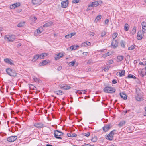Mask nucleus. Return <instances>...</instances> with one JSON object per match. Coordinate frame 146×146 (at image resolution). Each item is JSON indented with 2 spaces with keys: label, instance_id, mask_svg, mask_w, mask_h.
I'll list each match as a JSON object with an SVG mask.
<instances>
[{
  "label": "nucleus",
  "instance_id": "1",
  "mask_svg": "<svg viewBox=\"0 0 146 146\" xmlns=\"http://www.w3.org/2000/svg\"><path fill=\"white\" fill-rule=\"evenodd\" d=\"M115 89L113 88L106 86L104 89V91L105 93H112L115 91Z\"/></svg>",
  "mask_w": 146,
  "mask_h": 146
},
{
  "label": "nucleus",
  "instance_id": "2",
  "mask_svg": "<svg viewBox=\"0 0 146 146\" xmlns=\"http://www.w3.org/2000/svg\"><path fill=\"white\" fill-rule=\"evenodd\" d=\"M6 72L11 76L15 77L17 75V73L14 70L10 68L7 69Z\"/></svg>",
  "mask_w": 146,
  "mask_h": 146
},
{
  "label": "nucleus",
  "instance_id": "3",
  "mask_svg": "<svg viewBox=\"0 0 146 146\" xmlns=\"http://www.w3.org/2000/svg\"><path fill=\"white\" fill-rule=\"evenodd\" d=\"M15 38V36L13 35H7L5 36V39L9 41H13Z\"/></svg>",
  "mask_w": 146,
  "mask_h": 146
},
{
  "label": "nucleus",
  "instance_id": "4",
  "mask_svg": "<svg viewBox=\"0 0 146 146\" xmlns=\"http://www.w3.org/2000/svg\"><path fill=\"white\" fill-rule=\"evenodd\" d=\"M145 32L143 30L139 31L138 32L137 35V38L138 40H140L142 39L144 36Z\"/></svg>",
  "mask_w": 146,
  "mask_h": 146
},
{
  "label": "nucleus",
  "instance_id": "5",
  "mask_svg": "<svg viewBox=\"0 0 146 146\" xmlns=\"http://www.w3.org/2000/svg\"><path fill=\"white\" fill-rule=\"evenodd\" d=\"M54 137L58 139H61V138L59 137L63 134L62 132L59 131L58 130H55L54 131Z\"/></svg>",
  "mask_w": 146,
  "mask_h": 146
},
{
  "label": "nucleus",
  "instance_id": "6",
  "mask_svg": "<svg viewBox=\"0 0 146 146\" xmlns=\"http://www.w3.org/2000/svg\"><path fill=\"white\" fill-rule=\"evenodd\" d=\"M112 127V126L111 124H109L106 125L104 126L102 129L103 131L106 132L108 130H110V129Z\"/></svg>",
  "mask_w": 146,
  "mask_h": 146
},
{
  "label": "nucleus",
  "instance_id": "7",
  "mask_svg": "<svg viewBox=\"0 0 146 146\" xmlns=\"http://www.w3.org/2000/svg\"><path fill=\"white\" fill-rule=\"evenodd\" d=\"M111 45L113 48L115 49L118 46V43L117 40H112Z\"/></svg>",
  "mask_w": 146,
  "mask_h": 146
},
{
  "label": "nucleus",
  "instance_id": "8",
  "mask_svg": "<svg viewBox=\"0 0 146 146\" xmlns=\"http://www.w3.org/2000/svg\"><path fill=\"white\" fill-rule=\"evenodd\" d=\"M17 136H12L9 137L7 139L8 141L9 142H13L15 141L17 138Z\"/></svg>",
  "mask_w": 146,
  "mask_h": 146
},
{
  "label": "nucleus",
  "instance_id": "9",
  "mask_svg": "<svg viewBox=\"0 0 146 146\" xmlns=\"http://www.w3.org/2000/svg\"><path fill=\"white\" fill-rule=\"evenodd\" d=\"M63 56V54L61 53L57 54L54 56L55 59L56 60H58L61 58Z\"/></svg>",
  "mask_w": 146,
  "mask_h": 146
},
{
  "label": "nucleus",
  "instance_id": "10",
  "mask_svg": "<svg viewBox=\"0 0 146 146\" xmlns=\"http://www.w3.org/2000/svg\"><path fill=\"white\" fill-rule=\"evenodd\" d=\"M20 5V3L19 2H17L10 5V7L11 9H14L16 7H19Z\"/></svg>",
  "mask_w": 146,
  "mask_h": 146
},
{
  "label": "nucleus",
  "instance_id": "11",
  "mask_svg": "<svg viewBox=\"0 0 146 146\" xmlns=\"http://www.w3.org/2000/svg\"><path fill=\"white\" fill-rule=\"evenodd\" d=\"M42 0H32V3L35 5H39L41 3Z\"/></svg>",
  "mask_w": 146,
  "mask_h": 146
},
{
  "label": "nucleus",
  "instance_id": "12",
  "mask_svg": "<svg viewBox=\"0 0 146 146\" xmlns=\"http://www.w3.org/2000/svg\"><path fill=\"white\" fill-rule=\"evenodd\" d=\"M43 31V27L42 26H41L37 29L36 31H35V34L36 33V32H37V35L40 34Z\"/></svg>",
  "mask_w": 146,
  "mask_h": 146
},
{
  "label": "nucleus",
  "instance_id": "13",
  "mask_svg": "<svg viewBox=\"0 0 146 146\" xmlns=\"http://www.w3.org/2000/svg\"><path fill=\"white\" fill-rule=\"evenodd\" d=\"M4 61L6 63L9 64L10 65H12L13 64V61L11 60L8 58L4 59Z\"/></svg>",
  "mask_w": 146,
  "mask_h": 146
},
{
  "label": "nucleus",
  "instance_id": "14",
  "mask_svg": "<svg viewBox=\"0 0 146 146\" xmlns=\"http://www.w3.org/2000/svg\"><path fill=\"white\" fill-rule=\"evenodd\" d=\"M53 23L52 21H50L48 22L47 23L43 25L44 27H47L52 25H53Z\"/></svg>",
  "mask_w": 146,
  "mask_h": 146
},
{
  "label": "nucleus",
  "instance_id": "15",
  "mask_svg": "<svg viewBox=\"0 0 146 146\" xmlns=\"http://www.w3.org/2000/svg\"><path fill=\"white\" fill-rule=\"evenodd\" d=\"M106 138L109 140H112L113 139V136L110 134V133L109 134L107 135L106 136Z\"/></svg>",
  "mask_w": 146,
  "mask_h": 146
},
{
  "label": "nucleus",
  "instance_id": "16",
  "mask_svg": "<svg viewBox=\"0 0 146 146\" xmlns=\"http://www.w3.org/2000/svg\"><path fill=\"white\" fill-rule=\"evenodd\" d=\"M49 63V62H48V61L44 60L39 63V66H41L44 65H45L47 64H48Z\"/></svg>",
  "mask_w": 146,
  "mask_h": 146
},
{
  "label": "nucleus",
  "instance_id": "17",
  "mask_svg": "<svg viewBox=\"0 0 146 146\" xmlns=\"http://www.w3.org/2000/svg\"><path fill=\"white\" fill-rule=\"evenodd\" d=\"M38 56V59H43L44 57L47 55V54L45 53H43L40 54H37Z\"/></svg>",
  "mask_w": 146,
  "mask_h": 146
},
{
  "label": "nucleus",
  "instance_id": "18",
  "mask_svg": "<svg viewBox=\"0 0 146 146\" xmlns=\"http://www.w3.org/2000/svg\"><path fill=\"white\" fill-rule=\"evenodd\" d=\"M34 126L38 128H41L44 127V125L41 123H36L34 124Z\"/></svg>",
  "mask_w": 146,
  "mask_h": 146
},
{
  "label": "nucleus",
  "instance_id": "19",
  "mask_svg": "<svg viewBox=\"0 0 146 146\" xmlns=\"http://www.w3.org/2000/svg\"><path fill=\"white\" fill-rule=\"evenodd\" d=\"M76 34L75 33H72L68 34L65 36V37L66 38H69L72 37Z\"/></svg>",
  "mask_w": 146,
  "mask_h": 146
},
{
  "label": "nucleus",
  "instance_id": "20",
  "mask_svg": "<svg viewBox=\"0 0 146 146\" xmlns=\"http://www.w3.org/2000/svg\"><path fill=\"white\" fill-rule=\"evenodd\" d=\"M120 95L121 97L124 100L126 99L127 98V96L124 93H120Z\"/></svg>",
  "mask_w": 146,
  "mask_h": 146
},
{
  "label": "nucleus",
  "instance_id": "21",
  "mask_svg": "<svg viewBox=\"0 0 146 146\" xmlns=\"http://www.w3.org/2000/svg\"><path fill=\"white\" fill-rule=\"evenodd\" d=\"M118 73H119V76L120 77H121L125 75V70H123L121 72H117V75Z\"/></svg>",
  "mask_w": 146,
  "mask_h": 146
},
{
  "label": "nucleus",
  "instance_id": "22",
  "mask_svg": "<svg viewBox=\"0 0 146 146\" xmlns=\"http://www.w3.org/2000/svg\"><path fill=\"white\" fill-rule=\"evenodd\" d=\"M141 25L142 26V30L145 31L146 30V22L143 21L141 23Z\"/></svg>",
  "mask_w": 146,
  "mask_h": 146
},
{
  "label": "nucleus",
  "instance_id": "23",
  "mask_svg": "<svg viewBox=\"0 0 146 146\" xmlns=\"http://www.w3.org/2000/svg\"><path fill=\"white\" fill-rule=\"evenodd\" d=\"M118 35V34L117 33H115L112 35V40H116V38Z\"/></svg>",
  "mask_w": 146,
  "mask_h": 146
},
{
  "label": "nucleus",
  "instance_id": "24",
  "mask_svg": "<svg viewBox=\"0 0 146 146\" xmlns=\"http://www.w3.org/2000/svg\"><path fill=\"white\" fill-rule=\"evenodd\" d=\"M126 123V121H120L119 124H118L119 127H121L124 125Z\"/></svg>",
  "mask_w": 146,
  "mask_h": 146
},
{
  "label": "nucleus",
  "instance_id": "25",
  "mask_svg": "<svg viewBox=\"0 0 146 146\" xmlns=\"http://www.w3.org/2000/svg\"><path fill=\"white\" fill-rule=\"evenodd\" d=\"M91 5L93 7H96L99 5V3L98 1H95L92 3Z\"/></svg>",
  "mask_w": 146,
  "mask_h": 146
},
{
  "label": "nucleus",
  "instance_id": "26",
  "mask_svg": "<svg viewBox=\"0 0 146 146\" xmlns=\"http://www.w3.org/2000/svg\"><path fill=\"white\" fill-rule=\"evenodd\" d=\"M123 58L124 56H123L121 55L118 56L117 57V59L119 61H118L117 62H119L122 61L123 59Z\"/></svg>",
  "mask_w": 146,
  "mask_h": 146
},
{
  "label": "nucleus",
  "instance_id": "27",
  "mask_svg": "<svg viewBox=\"0 0 146 146\" xmlns=\"http://www.w3.org/2000/svg\"><path fill=\"white\" fill-rule=\"evenodd\" d=\"M120 44L121 46L123 48L125 47V42L123 40H121L120 41Z\"/></svg>",
  "mask_w": 146,
  "mask_h": 146
},
{
  "label": "nucleus",
  "instance_id": "28",
  "mask_svg": "<svg viewBox=\"0 0 146 146\" xmlns=\"http://www.w3.org/2000/svg\"><path fill=\"white\" fill-rule=\"evenodd\" d=\"M111 53L110 52H108L107 53L104 54L102 55V57L104 58H105L108 56H110L111 55Z\"/></svg>",
  "mask_w": 146,
  "mask_h": 146
},
{
  "label": "nucleus",
  "instance_id": "29",
  "mask_svg": "<svg viewBox=\"0 0 146 146\" xmlns=\"http://www.w3.org/2000/svg\"><path fill=\"white\" fill-rule=\"evenodd\" d=\"M38 59V55L36 54V55H35L33 57V60H32V61L33 62H35Z\"/></svg>",
  "mask_w": 146,
  "mask_h": 146
},
{
  "label": "nucleus",
  "instance_id": "30",
  "mask_svg": "<svg viewBox=\"0 0 146 146\" xmlns=\"http://www.w3.org/2000/svg\"><path fill=\"white\" fill-rule=\"evenodd\" d=\"M29 87L30 89L35 90V88H36V87L32 84H29Z\"/></svg>",
  "mask_w": 146,
  "mask_h": 146
},
{
  "label": "nucleus",
  "instance_id": "31",
  "mask_svg": "<svg viewBox=\"0 0 146 146\" xmlns=\"http://www.w3.org/2000/svg\"><path fill=\"white\" fill-rule=\"evenodd\" d=\"M101 17H102L101 15L98 16L95 19V21L96 22H97L98 21L101 19Z\"/></svg>",
  "mask_w": 146,
  "mask_h": 146
},
{
  "label": "nucleus",
  "instance_id": "32",
  "mask_svg": "<svg viewBox=\"0 0 146 146\" xmlns=\"http://www.w3.org/2000/svg\"><path fill=\"white\" fill-rule=\"evenodd\" d=\"M25 25V22H21L18 24L17 26L18 27H21L24 26Z\"/></svg>",
  "mask_w": 146,
  "mask_h": 146
},
{
  "label": "nucleus",
  "instance_id": "33",
  "mask_svg": "<svg viewBox=\"0 0 146 146\" xmlns=\"http://www.w3.org/2000/svg\"><path fill=\"white\" fill-rule=\"evenodd\" d=\"M124 29L126 31H128L129 30L128 25L127 23H126L124 26Z\"/></svg>",
  "mask_w": 146,
  "mask_h": 146
},
{
  "label": "nucleus",
  "instance_id": "34",
  "mask_svg": "<svg viewBox=\"0 0 146 146\" xmlns=\"http://www.w3.org/2000/svg\"><path fill=\"white\" fill-rule=\"evenodd\" d=\"M127 78H133L134 79L136 78L135 76L131 74H129L128 75Z\"/></svg>",
  "mask_w": 146,
  "mask_h": 146
},
{
  "label": "nucleus",
  "instance_id": "35",
  "mask_svg": "<svg viewBox=\"0 0 146 146\" xmlns=\"http://www.w3.org/2000/svg\"><path fill=\"white\" fill-rule=\"evenodd\" d=\"M106 32L104 31H102L101 33V37H104L106 35Z\"/></svg>",
  "mask_w": 146,
  "mask_h": 146
},
{
  "label": "nucleus",
  "instance_id": "36",
  "mask_svg": "<svg viewBox=\"0 0 146 146\" xmlns=\"http://www.w3.org/2000/svg\"><path fill=\"white\" fill-rule=\"evenodd\" d=\"M136 27H134L133 29L131 31V33L133 35H134L136 33Z\"/></svg>",
  "mask_w": 146,
  "mask_h": 146
},
{
  "label": "nucleus",
  "instance_id": "37",
  "mask_svg": "<svg viewBox=\"0 0 146 146\" xmlns=\"http://www.w3.org/2000/svg\"><path fill=\"white\" fill-rule=\"evenodd\" d=\"M68 0H66V1H64V8H66L68 5Z\"/></svg>",
  "mask_w": 146,
  "mask_h": 146
},
{
  "label": "nucleus",
  "instance_id": "38",
  "mask_svg": "<svg viewBox=\"0 0 146 146\" xmlns=\"http://www.w3.org/2000/svg\"><path fill=\"white\" fill-rule=\"evenodd\" d=\"M33 79L35 82H40V80L38 78L36 77H34Z\"/></svg>",
  "mask_w": 146,
  "mask_h": 146
},
{
  "label": "nucleus",
  "instance_id": "39",
  "mask_svg": "<svg viewBox=\"0 0 146 146\" xmlns=\"http://www.w3.org/2000/svg\"><path fill=\"white\" fill-rule=\"evenodd\" d=\"M56 94L59 95H61L63 94V92L61 90L57 91H56Z\"/></svg>",
  "mask_w": 146,
  "mask_h": 146
},
{
  "label": "nucleus",
  "instance_id": "40",
  "mask_svg": "<svg viewBox=\"0 0 146 146\" xmlns=\"http://www.w3.org/2000/svg\"><path fill=\"white\" fill-rule=\"evenodd\" d=\"M71 88V87L68 85L64 84V90H67Z\"/></svg>",
  "mask_w": 146,
  "mask_h": 146
},
{
  "label": "nucleus",
  "instance_id": "41",
  "mask_svg": "<svg viewBox=\"0 0 146 146\" xmlns=\"http://www.w3.org/2000/svg\"><path fill=\"white\" fill-rule=\"evenodd\" d=\"M110 68V66H107L105 67L104 69V71H108Z\"/></svg>",
  "mask_w": 146,
  "mask_h": 146
},
{
  "label": "nucleus",
  "instance_id": "42",
  "mask_svg": "<svg viewBox=\"0 0 146 146\" xmlns=\"http://www.w3.org/2000/svg\"><path fill=\"white\" fill-rule=\"evenodd\" d=\"M135 48V47L133 45H131L130 47L128 48V50H133Z\"/></svg>",
  "mask_w": 146,
  "mask_h": 146
},
{
  "label": "nucleus",
  "instance_id": "43",
  "mask_svg": "<svg viewBox=\"0 0 146 146\" xmlns=\"http://www.w3.org/2000/svg\"><path fill=\"white\" fill-rule=\"evenodd\" d=\"M97 138L96 137H94L91 139V141L93 142H95L97 141Z\"/></svg>",
  "mask_w": 146,
  "mask_h": 146
},
{
  "label": "nucleus",
  "instance_id": "44",
  "mask_svg": "<svg viewBox=\"0 0 146 146\" xmlns=\"http://www.w3.org/2000/svg\"><path fill=\"white\" fill-rule=\"evenodd\" d=\"M90 133L89 132H88L87 133H83V135H84L86 136L87 137H88L90 135Z\"/></svg>",
  "mask_w": 146,
  "mask_h": 146
},
{
  "label": "nucleus",
  "instance_id": "45",
  "mask_svg": "<svg viewBox=\"0 0 146 146\" xmlns=\"http://www.w3.org/2000/svg\"><path fill=\"white\" fill-rule=\"evenodd\" d=\"M93 7L91 4L89 5L87 9H86V11H88L89 10H90L92 9V7Z\"/></svg>",
  "mask_w": 146,
  "mask_h": 146
},
{
  "label": "nucleus",
  "instance_id": "46",
  "mask_svg": "<svg viewBox=\"0 0 146 146\" xmlns=\"http://www.w3.org/2000/svg\"><path fill=\"white\" fill-rule=\"evenodd\" d=\"M79 0H73L72 3H78Z\"/></svg>",
  "mask_w": 146,
  "mask_h": 146
},
{
  "label": "nucleus",
  "instance_id": "47",
  "mask_svg": "<svg viewBox=\"0 0 146 146\" xmlns=\"http://www.w3.org/2000/svg\"><path fill=\"white\" fill-rule=\"evenodd\" d=\"M136 99L138 101H141V98L138 96L136 97Z\"/></svg>",
  "mask_w": 146,
  "mask_h": 146
},
{
  "label": "nucleus",
  "instance_id": "48",
  "mask_svg": "<svg viewBox=\"0 0 146 146\" xmlns=\"http://www.w3.org/2000/svg\"><path fill=\"white\" fill-rule=\"evenodd\" d=\"M75 63V62L72 61V62H70L69 63V64L70 65H71L72 66L74 65Z\"/></svg>",
  "mask_w": 146,
  "mask_h": 146
},
{
  "label": "nucleus",
  "instance_id": "49",
  "mask_svg": "<svg viewBox=\"0 0 146 146\" xmlns=\"http://www.w3.org/2000/svg\"><path fill=\"white\" fill-rule=\"evenodd\" d=\"M108 63L110 64H112L113 63V60H110L108 61Z\"/></svg>",
  "mask_w": 146,
  "mask_h": 146
},
{
  "label": "nucleus",
  "instance_id": "50",
  "mask_svg": "<svg viewBox=\"0 0 146 146\" xmlns=\"http://www.w3.org/2000/svg\"><path fill=\"white\" fill-rule=\"evenodd\" d=\"M67 49L68 50L71 49V50H73L76 49V48L74 49V47L72 46H70V47H69V48H68Z\"/></svg>",
  "mask_w": 146,
  "mask_h": 146
},
{
  "label": "nucleus",
  "instance_id": "51",
  "mask_svg": "<svg viewBox=\"0 0 146 146\" xmlns=\"http://www.w3.org/2000/svg\"><path fill=\"white\" fill-rule=\"evenodd\" d=\"M141 75L142 76V77H143L146 74V72H143V71H141Z\"/></svg>",
  "mask_w": 146,
  "mask_h": 146
},
{
  "label": "nucleus",
  "instance_id": "52",
  "mask_svg": "<svg viewBox=\"0 0 146 146\" xmlns=\"http://www.w3.org/2000/svg\"><path fill=\"white\" fill-rule=\"evenodd\" d=\"M109 22V20L108 19H106L105 21V24L106 25Z\"/></svg>",
  "mask_w": 146,
  "mask_h": 146
},
{
  "label": "nucleus",
  "instance_id": "53",
  "mask_svg": "<svg viewBox=\"0 0 146 146\" xmlns=\"http://www.w3.org/2000/svg\"><path fill=\"white\" fill-rule=\"evenodd\" d=\"M72 137H75L77 135L76 133H73L71 134Z\"/></svg>",
  "mask_w": 146,
  "mask_h": 146
},
{
  "label": "nucleus",
  "instance_id": "54",
  "mask_svg": "<svg viewBox=\"0 0 146 146\" xmlns=\"http://www.w3.org/2000/svg\"><path fill=\"white\" fill-rule=\"evenodd\" d=\"M114 131H115V130H113L110 133V134H111L112 136H113V135L114 134V133H113V132Z\"/></svg>",
  "mask_w": 146,
  "mask_h": 146
},
{
  "label": "nucleus",
  "instance_id": "55",
  "mask_svg": "<svg viewBox=\"0 0 146 146\" xmlns=\"http://www.w3.org/2000/svg\"><path fill=\"white\" fill-rule=\"evenodd\" d=\"M117 83V81L115 79H113L112 80V83L114 84H115Z\"/></svg>",
  "mask_w": 146,
  "mask_h": 146
},
{
  "label": "nucleus",
  "instance_id": "56",
  "mask_svg": "<svg viewBox=\"0 0 146 146\" xmlns=\"http://www.w3.org/2000/svg\"><path fill=\"white\" fill-rule=\"evenodd\" d=\"M61 7L64 8V1H62L61 3Z\"/></svg>",
  "mask_w": 146,
  "mask_h": 146
},
{
  "label": "nucleus",
  "instance_id": "57",
  "mask_svg": "<svg viewBox=\"0 0 146 146\" xmlns=\"http://www.w3.org/2000/svg\"><path fill=\"white\" fill-rule=\"evenodd\" d=\"M89 35H92V36L94 35V33L93 32H91L89 33Z\"/></svg>",
  "mask_w": 146,
  "mask_h": 146
},
{
  "label": "nucleus",
  "instance_id": "58",
  "mask_svg": "<svg viewBox=\"0 0 146 146\" xmlns=\"http://www.w3.org/2000/svg\"><path fill=\"white\" fill-rule=\"evenodd\" d=\"M87 46H89L91 45V43L88 42L87 41L86 42Z\"/></svg>",
  "mask_w": 146,
  "mask_h": 146
},
{
  "label": "nucleus",
  "instance_id": "59",
  "mask_svg": "<svg viewBox=\"0 0 146 146\" xmlns=\"http://www.w3.org/2000/svg\"><path fill=\"white\" fill-rule=\"evenodd\" d=\"M86 42H84L82 44V46H87L86 45Z\"/></svg>",
  "mask_w": 146,
  "mask_h": 146
},
{
  "label": "nucleus",
  "instance_id": "60",
  "mask_svg": "<svg viewBox=\"0 0 146 146\" xmlns=\"http://www.w3.org/2000/svg\"><path fill=\"white\" fill-rule=\"evenodd\" d=\"M80 91H80V90H77L76 92V93H78L80 94H82V92H80Z\"/></svg>",
  "mask_w": 146,
  "mask_h": 146
},
{
  "label": "nucleus",
  "instance_id": "61",
  "mask_svg": "<svg viewBox=\"0 0 146 146\" xmlns=\"http://www.w3.org/2000/svg\"><path fill=\"white\" fill-rule=\"evenodd\" d=\"M62 68V67L61 66H59L58 68V71L60 70Z\"/></svg>",
  "mask_w": 146,
  "mask_h": 146
},
{
  "label": "nucleus",
  "instance_id": "62",
  "mask_svg": "<svg viewBox=\"0 0 146 146\" xmlns=\"http://www.w3.org/2000/svg\"><path fill=\"white\" fill-rule=\"evenodd\" d=\"M67 136L69 137H72L71 134L70 133H67Z\"/></svg>",
  "mask_w": 146,
  "mask_h": 146
},
{
  "label": "nucleus",
  "instance_id": "63",
  "mask_svg": "<svg viewBox=\"0 0 146 146\" xmlns=\"http://www.w3.org/2000/svg\"><path fill=\"white\" fill-rule=\"evenodd\" d=\"M91 61L90 60H89L88 61L87 63L88 64H90L91 63Z\"/></svg>",
  "mask_w": 146,
  "mask_h": 146
},
{
  "label": "nucleus",
  "instance_id": "64",
  "mask_svg": "<svg viewBox=\"0 0 146 146\" xmlns=\"http://www.w3.org/2000/svg\"><path fill=\"white\" fill-rule=\"evenodd\" d=\"M83 54L85 56H87L88 54V53L87 52H84Z\"/></svg>",
  "mask_w": 146,
  "mask_h": 146
}]
</instances>
